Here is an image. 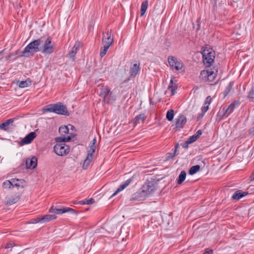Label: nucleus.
<instances>
[{"label": "nucleus", "instance_id": "obj_1", "mask_svg": "<svg viewBox=\"0 0 254 254\" xmlns=\"http://www.w3.org/2000/svg\"><path fill=\"white\" fill-rule=\"evenodd\" d=\"M40 45L41 52L45 55H51L52 54L55 48L52 44V38L50 36L44 35L37 39Z\"/></svg>", "mask_w": 254, "mask_h": 254}, {"label": "nucleus", "instance_id": "obj_2", "mask_svg": "<svg viewBox=\"0 0 254 254\" xmlns=\"http://www.w3.org/2000/svg\"><path fill=\"white\" fill-rule=\"evenodd\" d=\"M43 111L45 112L54 113L58 115L68 116V112L67 107L61 102L56 104H50L45 106L43 108Z\"/></svg>", "mask_w": 254, "mask_h": 254}, {"label": "nucleus", "instance_id": "obj_3", "mask_svg": "<svg viewBox=\"0 0 254 254\" xmlns=\"http://www.w3.org/2000/svg\"><path fill=\"white\" fill-rule=\"evenodd\" d=\"M42 49H40V45L39 44L37 39L33 40L29 44H28L26 47L24 49L23 51L21 53L19 57H26L29 56H33L36 53L41 52Z\"/></svg>", "mask_w": 254, "mask_h": 254}, {"label": "nucleus", "instance_id": "obj_4", "mask_svg": "<svg viewBox=\"0 0 254 254\" xmlns=\"http://www.w3.org/2000/svg\"><path fill=\"white\" fill-rule=\"evenodd\" d=\"M218 68L214 66L213 68H207V84L210 85L216 84L219 81L217 79Z\"/></svg>", "mask_w": 254, "mask_h": 254}, {"label": "nucleus", "instance_id": "obj_5", "mask_svg": "<svg viewBox=\"0 0 254 254\" xmlns=\"http://www.w3.org/2000/svg\"><path fill=\"white\" fill-rule=\"evenodd\" d=\"M49 212L52 213H55L57 214H62L66 212H69L71 214H77L78 212L70 207H61L58 208V206H52L49 210Z\"/></svg>", "mask_w": 254, "mask_h": 254}, {"label": "nucleus", "instance_id": "obj_6", "mask_svg": "<svg viewBox=\"0 0 254 254\" xmlns=\"http://www.w3.org/2000/svg\"><path fill=\"white\" fill-rule=\"evenodd\" d=\"M54 151L59 156H64L69 153V147L65 143H57L54 146Z\"/></svg>", "mask_w": 254, "mask_h": 254}, {"label": "nucleus", "instance_id": "obj_7", "mask_svg": "<svg viewBox=\"0 0 254 254\" xmlns=\"http://www.w3.org/2000/svg\"><path fill=\"white\" fill-rule=\"evenodd\" d=\"M168 63L173 70L178 71L184 67V64L181 60H178L174 56H169L168 58Z\"/></svg>", "mask_w": 254, "mask_h": 254}, {"label": "nucleus", "instance_id": "obj_8", "mask_svg": "<svg viewBox=\"0 0 254 254\" xmlns=\"http://www.w3.org/2000/svg\"><path fill=\"white\" fill-rule=\"evenodd\" d=\"M140 70V62L139 61H134V63H131L129 68L130 77L135 78L139 73Z\"/></svg>", "mask_w": 254, "mask_h": 254}, {"label": "nucleus", "instance_id": "obj_9", "mask_svg": "<svg viewBox=\"0 0 254 254\" xmlns=\"http://www.w3.org/2000/svg\"><path fill=\"white\" fill-rule=\"evenodd\" d=\"M141 189L148 196L151 194L156 190L155 185L152 182H146L142 186Z\"/></svg>", "mask_w": 254, "mask_h": 254}, {"label": "nucleus", "instance_id": "obj_10", "mask_svg": "<svg viewBox=\"0 0 254 254\" xmlns=\"http://www.w3.org/2000/svg\"><path fill=\"white\" fill-rule=\"evenodd\" d=\"M215 56V51L210 46H207V68L211 67V65L214 63Z\"/></svg>", "mask_w": 254, "mask_h": 254}, {"label": "nucleus", "instance_id": "obj_11", "mask_svg": "<svg viewBox=\"0 0 254 254\" xmlns=\"http://www.w3.org/2000/svg\"><path fill=\"white\" fill-rule=\"evenodd\" d=\"M114 41L113 34L112 30H110L108 31L106 33V35L103 33V37L102 39V43L104 45H109L111 44V46L112 45Z\"/></svg>", "mask_w": 254, "mask_h": 254}, {"label": "nucleus", "instance_id": "obj_12", "mask_svg": "<svg viewBox=\"0 0 254 254\" xmlns=\"http://www.w3.org/2000/svg\"><path fill=\"white\" fill-rule=\"evenodd\" d=\"M36 136L37 135L35 131L31 132L27 134L25 137L19 142V144L21 146L30 144L34 138L36 137Z\"/></svg>", "mask_w": 254, "mask_h": 254}, {"label": "nucleus", "instance_id": "obj_13", "mask_svg": "<svg viewBox=\"0 0 254 254\" xmlns=\"http://www.w3.org/2000/svg\"><path fill=\"white\" fill-rule=\"evenodd\" d=\"M148 196L146 194L145 192L143 191L140 188L137 192L134 193L132 195L131 200H138L141 201L144 200Z\"/></svg>", "mask_w": 254, "mask_h": 254}, {"label": "nucleus", "instance_id": "obj_14", "mask_svg": "<svg viewBox=\"0 0 254 254\" xmlns=\"http://www.w3.org/2000/svg\"><path fill=\"white\" fill-rule=\"evenodd\" d=\"M98 87L100 90L99 96L105 99L109 95H111L112 92H111V90L107 85L105 86L104 84H99Z\"/></svg>", "mask_w": 254, "mask_h": 254}, {"label": "nucleus", "instance_id": "obj_15", "mask_svg": "<svg viewBox=\"0 0 254 254\" xmlns=\"http://www.w3.org/2000/svg\"><path fill=\"white\" fill-rule=\"evenodd\" d=\"M147 118V116L145 113H141L133 118L131 123L133 124L134 126H136L138 124H144L145 120Z\"/></svg>", "mask_w": 254, "mask_h": 254}, {"label": "nucleus", "instance_id": "obj_16", "mask_svg": "<svg viewBox=\"0 0 254 254\" xmlns=\"http://www.w3.org/2000/svg\"><path fill=\"white\" fill-rule=\"evenodd\" d=\"M206 44H204L201 47V50L199 52H197L195 54V58H199L200 57H202V61L203 63V64L205 65L206 64Z\"/></svg>", "mask_w": 254, "mask_h": 254}, {"label": "nucleus", "instance_id": "obj_17", "mask_svg": "<svg viewBox=\"0 0 254 254\" xmlns=\"http://www.w3.org/2000/svg\"><path fill=\"white\" fill-rule=\"evenodd\" d=\"M187 121V118L184 115H180L179 117V118L176 119V128L179 130L183 128L185 125L186 124Z\"/></svg>", "mask_w": 254, "mask_h": 254}, {"label": "nucleus", "instance_id": "obj_18", "mask_svg": "<svg viewBox=\"0 0 254 254\" xmlns=\"http://www.w3.org/2000/svg\"><path fill=\"white\" fill-rule=\"evenodd\" d=\"M25 164L27 169H34L37 166V158L35 156L28 158L26 160Z\"/></svg>", "mask_w": 254, "mask_h": 254}, {"label": "nucleus", "instance_id": "obj_19", "mask_svg": "<svg viewBox=\"0 0 254 254\" xmlns=\"http://www.w3.org/2000/svg\"><path fill=\"white\" fill-rule=\"evenodd\" d=\"M236 104H237L235 103H232L226 109L223 108L222 109V111L219 112V114H221L222 113L223 117H228L230 114H231L234 111V110L236 107Z\"/></svg>", "mask_w": 254, "mask_h": 254}, {"label": "nucleus", "instance_id": "obj_20", "mask_svg": "<svg viewBox=\"0 0 254 254\" xmlns=\"http://www.w3.org/2000/svg\"><path fill=\"white\" fill-rule=\"evenodd\" d=\"M132 180L131 179H129L126 180L125 182H123L121 185L119 186V188L117 189V190L110 197V198H112L113 197L116 195L120 191L124 190L126 188H127L129 184L131 183Z\"/></svg>", "mask_w": 254, "mask_h": 254}, {"label": "nucleus", "instance_id": "obj_21", "mask_svg": "<svg viewBox=\"0 0 254 254\" xmlns=\"http://www.w3.org/2000/svg\"><path fill=\"white\" fill-rule=\"evenodd\" d=\"M15 182H20L21 183H25L23 179L13 178L11 179V181L6 180L4 181L2 183V187L4 189H9L11 187V186H12V183H14Z\"/></svg>", "mask_w": 254, "mask_h": 254}, {"label": "nucleus", "instance_id": "obj_22", "mask_svg": "<svg viewBox=\"0 0 254 254\" xmlns=\"http://www.w3.org/2000/svg\"><path fill=\"white\" fill-rule=\"evenodd\" d=\"M20 198V195L18 193L11 195L9 197H6V204L11 205L16 203Z\"/></svg>", "mask_w": 254, "mask_h": 254}, {"label": "nucleus", "instance_id": "obj_23", "mask_svg": "<svg viewBox=\"0 0 254 254\" xmlns=\"http://www.w3.org/2000/svg\"><path fill=\"white\" fill-rule=\"evenodd\" d=\"M248 194V191H243V190H240L235 192V193L233 194L232 198L234 200H239L243 197L246 196Z\"/></svg>", "mask_w": 254, "mask_h": 254}, {"label": "nucleus", "instance_id": "obj_24", "mask_svg": "<svg viewBox=\"0 0 254 254\" xmlns=\"http://www.w3.org/2000/svg\"><path fill=\"white\" fill-rule=\"evenodd\" d=\"M75 136V134H71V135L67 136V137H56L55 140L58 143H64L66 142L71 141V139Z\"/></svg>", "mask_w": 254, "mask_h": 254}, {"label": "nucleus", "instance_id": "obj_25", "mask_svg": "<svg viewBox=\"0 0 254 254\" xmlns=\"http://www.w3.org/2000/svg\"><path fill=\"white\" fill-rule=\"evenodd\" d=\"M32 81L28 78L25 81H17L16 84L18 85L20 88H24L30 86L32 84Z\"/></svg>", "mask_w": 254, "mask_h": 254}, {"label": "nucleus", "instance_id": "obj_26", "mask_svg": "<svg viewBox=\"0 0 254 254\" xmlns=\"http://www.w3.org/2000/svg\"><path fill=\"white\" fill-rule=\"evenodd\" d=\"M79 48V43H75L74 46L72 48L70 52H69V57L70 59L74 60V57Z\"/></svg>", "mask_w": 254, "mask_h": 254}, {"label": "nucleus", "instance_id": "obj_27", "mask_svg": "<svg viewBox=\"0 0 254 254\" xmlns=\"http://www.w3.org/2000/svg\"><path fill=\"white\" fill-rule=\"evenodd\" d=\"M14 121V119H9L7 120L5 122L0 124V129L6 131L8 130V126Z\"/></svg>", "mask_w": 254, "mask_h": 254}, {"label": "nucleus", "instance_id": "obj_28", "mask_svg": "<svg viewBox=\"0 0 254 254\" xmlns=\"http://www.w3.org/2000/svg\"><path fill=\"white\" fill-rule=\"evenodd\" d=\"M178 88V85L177 84L173 83V80L172 78L170 80V82L168 86V89L171 90V95H173L175 94L176 91Z\"/></svg>", "mask_w": 254, "mask_h": 254}, {"label": "nucleus", "instance_id": "obj_29", "mask_svg": "<svg viewBox=\"0 0 254 254\" xmlns=\"http://www.w3.org/2000/svg\"><path fill=\"white\" fill-rule=\"evenodd\" d=\"M148 5V1L147 0H145L142 2L140 8V16H142L144 15Z\"/></svg>", "mask_w": 254, "mask_h": 254}, {"label": "nucleus", "instance_id": "obj_30", "mask_svg": "<svg viewBox=\"0 0 254 254\" xmlns=\"http://www.w3.org/2000/svg\"><path fill=\"white\" fill-rule=\"evenodd\" d=\"M187 174L185 171H182L180 174L178 179H177V184L181 185L185 180Z\"/></svg>", "mask_w": 254, "mask_h": 254}, {"label": "nucleus", "instance_id": "obj_31", "mask_svg": "<svg viewBox=\"0 0 254 254\" xmlns=\"http://www.w3.org/2000/svg\"><path fill=\"white\" fill-rule=\"evenodd\" d=\"M206 98L204 101L203 106L201 108V113L199 114L197 118V120L199 121L202 118L205 113L206 112Z\"/></svg>", "mask_w": 254, "mask_h": 254}, {"label": "nucleus", "instance_id": "obj_32", "mask_svg": "<svg viewBox=\"0 0 254 254\" xmlns=\"http://www.w3.org/2000/svg\"><path fill=\"white\" fill-rule=\"evenodd\" d=\"M42 217L43 220V223H46L57 218V216L56 215L52 214H47L42 216Z\"/></svg>", "mask_w": 254, "mask_h": 254}, {"label": "nucleus", "instance_id": "obj_33", "mask_svg": "<svg viewBox=\"0 0 254 254\" xmlns=\"http://www.w3.org/2000/svg\"><path fill=\"white\" fill-rule=\"evenodd\" d=\"M200 169V166L199 165H196L193 166L190 168L189 171V174L190 175H193L196 173L198 171H199Z\"/></svg>", "mask_w": 254, "mask_h": 254}, {"label": "nucleus", "instance_id": "obj_34", "mask_svg": "<svg viewBox=\"0 0 254 254\" xmlns=\"http://www.w3.org/2000/svg\"><path fill=\"white\" fill-rule=\"evenodd\" d=\"M93 157H90L89 156H86V159L84 160V161L83 162V165H82V168L84 170H86L88 168L90 163L91 162Z\"/></svg>", "mask_w": 254, "mask_h": 254}, {"label": "nucleus", "instance_id": "obj_35", "mask_svg": "<svg viewBox=\"0 0 254 254\" xmlns=\"http://www.w3.org/2000/svg\"><path fill=\"white\" fill-rule=\"evenodd\" d=\"M234 85V83L233 82H230L227 86L226 87L225 90L223 92L224 97H225L226 96L228 95L231 90L233 86Z\"/></svg>", "mask_w": 254, "mask_h": 254}, {"label": "nucleus", "instance_id": "obj_36", "mask_svg": "<svg viewBox=\"0 0 254 254\" xmlns=\"http://www.w3.org/2000/svg\"><path fill=\"white\" fill-rule=\"evenodd\" d=\"M174 116V111L173 110L171 109L167 111L166 114V119L169 121H172L173 120Z\"/></svg>", "mask_w": 254, "mask_h": 254}, {"label": "nucleus", "instance_id": "obj_37", "mask_svg": "<svg viewBox=\"0 0 254 254\" xmlns=\"http://www.w3.org/2000/svg\"><path fill=\"white\" fill-rule=\"evenodd\" d=\"M111 44L109 45H104L103 49L100 51V55L101 58L103 57L107 53Z\"/></svg>", "mask_w": 254, "mask_h": 254}, {"label": "nucleus", "instance_id": "obj_38", "mask_svg": "<svg viewBox=\"0 0 254 254\" xmlns=\"http://www.w3.org/2000/svg\"><path fill=\"white\" fill-rule=\"evenodd\" d=\"M177 155H178V154L174 152H173L172 153V152L167 153L166 154V160H169L170 159H173L174 157Z\"/></svg>", "mask_w": 254, "mask_h": 254}, {"label": "nucleus", "instance_id": "obj_39", "mask_svg": "<svg viewBox=\"0 0 254 254\" xmlns=\"http://www.w3.org/2000/svg\"><path fill=\"white\" fill-rule=\"evenodd\" d=\"M95 151V146L91 145L90 146V149L88 151L87 156L90 157H93V154Z\"/></svg>", "mask_w": 254, "mask_h": 254}, {"label": "nucleus", "instance_id": "obj_40", "mask_svg": "<svg viewBox=\"0 0 254 254\" xmlns=\"http://www.w3.org/2000/svg\"><path fill=\"white\" fill-rule=\"evenodd\" d=\"M59 131L60 133H67L68 132L69 129L66 126L61 127H59Z\"/></svg>", "mask_w": 254, "mask_h": 254}, {"label": "nucleus", "instance_id": "obj_41", "mask_svg": "<svg viewBox=\"0 0 254 254\" xmlns=\"http://www.w3.org/2000/svg\"><path fill=\"white\" fill-rule=\"evenodd\" d=\"M199 77L201 79L203 80L204 81H206V69H204L201 71Z\"/></svg>", "mask_w": 254, "mask_h": 254}, {"label": "nucleus", "instance_id": "obj_42", "mask_svg": "<svg viewBox=\"0 0 254 254\" xmlns=\"http://www.w3.org/2000/svg\"><path fill=\"white\" fill-rule=\"evenodd\" d=\"M24 183H21L20 182H19V183H16L15 182L14 183H12V186L11 187L12 188L16 187L17 188L21 187V188H23L24 187V185H23Z\"/></svg>", "mask_w": 254, "mask_h": 254}, {"label": "nucleus", "instance_id": "obj_43", "mask_svg": "<svg viewBox=\"0 0 254 254\" xmlns=\"http://www.w3.org/2000/svg\"><path fill=\"white\" fill-rule=\"evenodd\" d=\"M248 98L251 101H253L254 99V91L253 89L250 90L248 95Z\"/></svg>", "mask_w": 254, "mask_h": 254}, {"label": "nucleus", "instance_id": "obj_44", "mask_svg": "<svg viewBox=\"0 0 254 254\" xmlns=\"http://www.w3.org/2000/svg\"><path fill=\"white\" fill-rule=\"evenodd\" d=\"M197 139H198V138L196 137V136H195L194 134H193V135L190 136L188 139V140L191 144V143H192L193 142H195Z\"/></svg>", "mask_w": 254, "mask_h": 254}, {"label": "nucleus", "instance_id": "obj_45", "mask_svg": "<svg viewBox=\"0 0 254 254\" xmlns=\"http://www.w3.org/2000/svg\"><path fill=\"white\" fill-rule=\"evenodd\" d=\"M15 246V244L13 243L12 242H9L7 243L4 247V249H9L12 248L13 246Z\"/></svg>", "mask_w": 254, "mask_h": 254}, {"label": "nucleus", "instance_id": "obj_46", "mask_svg": "<svg viewBox=\"0 0 254 254\" xmlns=\"http://www.w3.org/2000/svg\"><path fill=\"white\" fill-rule=\"evenodd\" d=\"M19 51L17 50L15 51L14 53H10L8 56L6 57V59L8 60L12 58V56H15L16 55H17L18 54Z\"/></svg>", "mask_w": 254, "mask_h": 254}, {"label": "nucleus", "instance_id": "obj_47", "mask_svg": "<svg viewBox=\"0 0 254 254\" xmlns=\"http://www.w3.org/2000/svg\"><path fill=\"white\" fill-rule=\"evenodd\" d=\"M190 144V142L187 139V141H186L185 142H184L182 144V146L184 148H187L188 147L189 145Z\"/></svg>", "mask_w": 254, "mask_h": 254}, {"label": "nucleus", "instance_id": "obj_48", "mask_svg": "<svg viewBox=\"0 0 254 254\" xmlns=\"http://www.w3.org/2000/svg\"><path fill=\"white\" fill-rule=\"evenodd\" d=\"M39 222H42L43 223V220L42 219V217H37L36 218H35L34 219V223H39Z\"/></svg>", "mask_w": 254, "mask_h": 254}, {"label": "nucleus", "instance_id": "obj_49", "mask_svg": "<svg viewBox=\"0 0 254 254\" xmlns=\"http://www.w3.org/2000/svg\"><path fill=\"white\" fill-rule=\"evenodd\" d=\"M74 204L85 205V204H86V200H81V201H74Z\"/></svg>", "mask_w": 254, "mask_h": 254}, {"label": "nucleus", "instance_id": "obj_50", "mask_svg": "<svg viewBox=\"0 0 254 254\" xmlns=\"http://www.w3.org/2000/svg\"><path fill=\"white\" fill-rule=\"evenodd\" d=\"M95 200L93 198H91L89 199L86 200V204H90L94 203Z\"/></svg>", "mask_w": 254, "mask_h": 254}, {"label": "nucleus", "instance_id": "obj_51", "mask_svg": "<svg viewBox=\"0 0 254 254\" xmlns=\"http://www.w3.org/2000/svg\"><path fill=\"white\" fill-rule=\"evenodd\" d=\"M249 133L252 136L254 135V126L249 129Z\"/></svg>", "mask_w": 254, "mask_h": 254}, {"label": "nucleus", "instance_id": "obj_52", "mask_svg": "<svg viewBox=\"0 0 254 254\" xmlns=\"http://www.w3.org/2000/svg\"><path fill=\"white\" fill-rule=\"evenodd\" d=\"M202 134V130L199 129L194 134L195 136L198 138V137Z\"/></svg>", "mask_w": 254, "mask_h": 254}, {"label": "nucleus", "instance_id": "obj_53", "mask_svg": "<svg viewBox=\"0 0 254 254\" xmlns=\"http://www.w3.org/2000/svg\"><path fill=\"white\" fill-rule=\"evenodd\" d=\"M179 147V143H176V144L175 145V148H174V152H175L176 153H177V150H178Z\"/></svg>", "mask_w": 254, "mask_h": 254}, {"label": "nucleus", "instance_id": "obj_54", "mask_svg": "<svg viewBox=\"0 0 254 254\" xmlns=\"http://www.w3.org/2000/svg\"><path fill=\"white\" fill-rule=\"evenodd\" d=\"M211 100V99L210 98V96H207V110L209 109L208 105H209L210 104Z\"/></svg>", "mask_w": 254, "mask_h": 254}, {"label": "nucleus", "instance_id": "obj_55", "mask_svg": "<svg viewBox=\"0 0 254 254\" xmlns=\"http://www.w3.org/2000/svg\"><path fill=\"white\" fill-rule=\"evenodd\" d=\"M97 142V140H96V138L95 137H94V138L92 140V141L91 142V145H95V143H96Z\"/></svg>", "mask_w": 254, "mask_h": 254}, {"label": "nucleus", "instance_id": "obj_56", "mask_svg": "<svg viewBox=\"0 0 254 254\" xmlns=\"http://www.w3.org/2000/svg\"><path fill=\"white\" fill-rule=\"evenodd\" d=\"M218 0H210V1H211V2L214 4V5H216V3H217V2Z\"/></svg>", "mask_w": 254, "mask_h": 254}, {"label": "nucleus", "instance_id": "obj_57", "mask_svg": "<svg viewBox=\"0 0 254 254\" xmlns=\"http://www.w3.org/2000/svg\"><path fill=\"white\" fill-rule=\"evenodd\" d=\"M213 251L211 249H207V254H212Z\"/></svg>", "mask_w": 254, "mask_h": 254}, {"label": "nucleus", "instance_id": "obj_58", "mask_svg": "<svg viewBox=\"0 0 254 254\" xmlns=\"http://www.w3.org/2000/svg\"><path fill=\"white\" fill-rule=\"evenodd\" d=\"M71 130H75V127L74 126L71 125Z\"/></svg>", "mask_w": 254, "mask_h": 254}, {"label": "nucleus", "instance_id": "obj_59", "mask_svg": "<svg viewBox=\"0 0 254 254\" xmlns=\"http://www.w3.org/2000/svg\"><path fill=\"white\" fill-rule=\"evenodd\" d=\"M203 254H206V248L204 249Z\"/></svg>", "mask_w": 254, "mask_h": 254}, {"label": "nucleus", "instance_id": "obj_60", "mask_svg": "<svg viewBox=\"0 0 254 254\" xmlns=\"http://www.w3.org/2000/svg\"><path fill=\"white\" fill-rule=\"evenodd\" d=\"M251 178H252L251 181H254V174H253V175L251 177Z\"/></svg>", "mask_w": 254, "mask_h": 254}, {"label": "nucleus", "instance_id": "obj_61", "mask_svg": "<svg viewBox=\"0 0 254 254\" xmlns=\"http://www.w3.org/2000/svg\"><path fill=\"white\" fill-rule=\"evenodd\" d=\"M3 51H4V50H2V51H0V54H1V53H3Z\"/></svg>", "mask_w": 254, "mask_h": 254}, {"label": "nucleus", "instance_id": "obj_62", "mask_svg": "<svg viewBox=\"0 0 254 254\" xmlns=\"http://www.w3.org/2000/svg\"><path fill=\"white\" fill-rule=\"evenodd\" d=\"M198 89V87H196L194 90V92Z\"/></svg>", "mask_w": 254, "mask_h": 254}, {"label": "nucleus", "instance_id": "obj_63", "mask_svg": "<svg viewBox=\"0 0 254 254\" xmlns=\"http://www.w3.org/2000/svg\"><path fill=\"white\" fill-rule=\"evenodd\" d=\"M199 29V26L197 28V30Z\"/></svg>", "mask_w": 254, "mask_h": 254}, {"label": "nucleus", "instance_id": "obj_64", "mask_svg": "<svg viewBox=\"0 0 254 254\" xmlns=\"http://www.w3.org/2000/svg\"><path fill=\"white\" fill-rule=\"evenodd\" d=\"M15 59H16V58H14L13 59V60H15Z\"/></svg>", "mask_w": 254, "mask_h": 254}]
</instances>
